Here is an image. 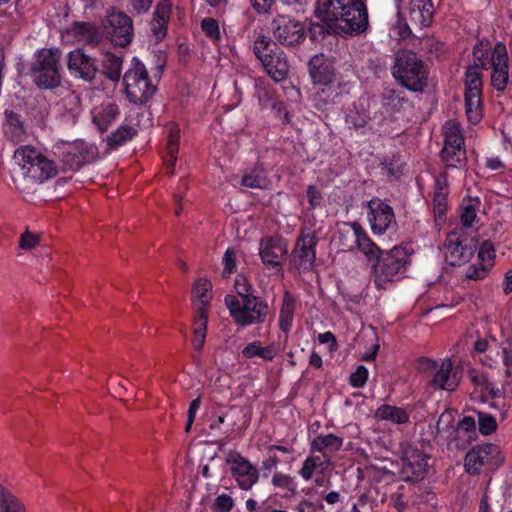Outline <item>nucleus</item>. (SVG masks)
Here are the masks:
<instances>
[{"mask_svg":"<svg viewBox=\"0 0 512 512\" xmlns=\"http://www.w3.org/2000/svg\"><path fill=\"white\" fill-rule=\"evenodd\" d=\"M125 93L128 100L136 105L146 103L156 92V85L148 76L145 65L134 57L123 76Z\"/></svg>","mask_w":512,"mask_h":512,"instance_id":"6e6552de","label":"nucleus"},{"mask_svg":"<svg viewBox=\"0 0 512 512\" xmlns=\"http://www.w3.org/2000/svg\"><path fill=\"white\" fill-rule=\"evenodd\" d=\"M288 248L285 241L278 236L262 238L259 243V255L264 265L270 268H279L282 259L287 255Z\"/></svg>","mask_w":512,"mask_h":512,"instance_id":"412c9836","label":"nucleus"},{"mask_svg":"<svg viewBox=\"0 0 512 512\" xmlns=\"http://www.w3.org/2000/svg\"><path fill=\"white\" fill-rule=\"evenodd\" d=\"M458 429L466 432L475 431L476 420L472 416H464L458 423Z\"/></svg>","mask_w":512,"mask_h":512,"instance_id":"338daca9","label":"nucleus"},{"mask_svg":"<svg viewBox=\"0 0 512 512\" xmlns=\"http://www.w3.org/2000/svg\"><path fill=\"white\" fill-rule=\"evenodd\" d=\"M391 73L401 86L412 92H423L427 87L428 67L411 50L402 49L395 53Z\"/></svg>","mask_w":512,"mask_h":512,"instance_id":"f03ea898","label":"nucleus"},{"mask_svg":"<svg viewBox=\"0 0 512 512\" xmlns=\"http://www.w3.org/2000/svg\"><path fill=\"white\" fill-rule=\"evenodd\" d=\"M444 146L443 147H464V138L460 126L455 121H447L443 126Z\"/></svg>","mask_w":512,"mask_h":512,"instance_id":"ea45409f","label":"nucleus"},{"mask_svg":"<svg viewBox=\"0 0 512 512\" xmlns=\"http://www.w3.org/2000/svg\"><path fill=\"white\" fill-rule=\"evenodd\" d=\"M54 153L67 169L78 170L95 160L97 148L83 140L59 141L54 145Z\"/></svg>","mask_w":512,"mask_h":512,"instance_id":"9d476101","label":"nucleus"},{"mask_svg":"<svg viewBox=\"0 0 512 512\" xmlns=\"http://www.w3.org/2000/svg\"><path fill=\"white\" fill-rule=\"evenodd\" d=\"M104 27L114 45L123 47L132 41L133 23L131 18L123 12H110L107 15Z\"/></svg>","mask_w":512,"mask_h":512,"instance_id":"2eb2a0df","label":"nucleus"},{"mask_svg":"<svg viewBox=\"0 0 512 512\" xmlns=\"http://www.w3.org/2000/svg\"><path fill=\"white\" fill-rule=\"evenodd\" d=\"M406 21L405 23H399L393 28V33H395L400 39H406L410 33L411 29Z\"/></svg>","mask_w":512,"mask_h":512,"instance_id":"774afa93","label":"nucleus"},{"mask_svg":"<svg viewBox=\"0 0 512 512\" xmlns=\"http://www.w3.org/2000/svg\"><path fill=\"white\" fill-rule=\"evenodd\" d=\"M499 449L493 444H484L472 448L465 457V469L470 474H478L483 466L493 464Z\"/></svg>","mask_w":512,"mask_h":512,"instance_id":"b1692460","label":"nucleus"},{"mask_svg":"<svg viewBox=\"0 0 512 512\" xmlns=\"http://www.w3.org/2000/svg\"><path fill=\"white\" fill-rule=\"evenodd\" d=\"M224 302L233 321L242 327L263 323L269 312L267 302L256 296L239 300L226 295Z\"/></svg>","mask_w":512,"mask_h":512,"instance_id":"0eeeda50","label":"nucleus"},{"mask_svg":"<svg viewBox=\"0 0 512 512\" xmlns=\"http://www.w3.org/2000/svg\"><path fill=\"white\" fill-rule=\"evenodd\" d=\"M409 264L406 248L395 246L383 252L373 267V283L377 289L385 290L393 282L402 279Z\"/></svg>","mask_w":512,"mask_h":512,"instance_id":"20e7f679","label":"nucleus"},{"mask_svg":"<svg viewBox=\"0 0 512 512\" xmlns=\"http://www.w3.org/2000/svg\"><path fill=\"white\" fill-rule=\"evenodd\" d=\"M279 459L276 455H270L262 461L261 468L264 470L263 477L269 476V473L277 469Z\"/></svg>","mask_w":512,"mask_h":512,"instance_id":"680f3d73","label":"nucleus"},{"mask_svg":"<svg viewBox=\"0 0 512 512\" xmlns=\"http://www.w3.org/2000/svg\"><path fill=\"white\" fill-rule=\"evenodd\" d=\"M367 219L371 231L375 235H382L387 230L395 226L396 219L394 211L390 205L379 198H373L367 203Z\"/></svg>","mask_w":512,"mask_h":512,"instance_id":"dca6fc26","label":"nucleus"},{"mask_svg":"<svg viewBox=\"0 0 512 512\" xmlns=\"http://www.w3.org/2000/svg\"><path fill=\"white\" fill-rule=\"evenodd\" d=\"M309 73L314 84L329 85L335 80L333 62L323 54L315 55L311 58Z\"/></svg>","mask_w":512,"mask_h":512,"instance_id":"a878e982","label":"nucleus"},{"mask_svg":"<svg viewBox=\"0 0 512 512\" xmlns=\"http://www.w3.org/2000/svg\"><path fill=\"white\" fill-rule=\"evenodd\" d=\"M270 46L271 40L269 37H266L263 34H259L256 37L253 45V52L260 62L266 59L270 55L271 51H274Z\"/></svg>","mask_w":512,"mask_h":512,"instance_id":"de8ad7c7","label":"nucleus"},{"mask_svg":"<svg viewBox=\"0 0 512 512\" xmlns=\"http://www.w3.org/2000/svg\"><path fill=\"white\" fill-rule=\"evenodd\" d=\"M479 202L471 199L464 200L460 212V220L464 227H471L476 219V205Z\"/></svg>","mask_w":512,"mask_h":512,"instance_id":"49530a36","label":"nucleus"},{"mask_svg":"<svg viewBox=\"0 0 512 512\" xmlns=\"http://www.w3.org/2000/svg\"><path fill=\"white\" fill-rule=\"evenodd\" d=\"M363 227L357 222H343L338 225L333 237L341 251H353Z\"/></svg>","mask_w":512,"mask_h":512,"instance_id":"bb28decb","label":"nucleus"},{"mask_svg":"<svg viewBox=\"0 0 512 512\" xmlns=\"http://www.w3.org/2000/svg\"><path fill=\"white\" fill-rule=\"evenodd\" d=\"M375 418L380 421H389L393 424H405L409 422L408 412L398 406L383 404L379 406L375 411Z\"/></svg>","mask_w":512,"mask_h":512,"instance_id":"473e14b6","label":"nucleus"},{"mask_svg":"<svg viewBox=\"0 0 512 512\" xmlns=\"http://www.w3.org/2000/svg\"><path fill=\"white\" fill-rule=\"evenodd\" d=\"M235 289L237 294L240 296V300L246 298V297H252L249 293L250 286L248 285L246 279L243 276H238L235 281Z\"/></svg>","mask_w":512,"mask_h":512,"instance_id":"052dcab7","label":"nucleus"},{"mask_svg":"<svg viewBox=\"0 0 512 512\" xmlns=\"http://www.w3.org/2000/svg\"><path fill=\"white\" fill-rule=\"evenodd\" d=\"M201 28L204 34L213 42L221 39V32L218 22L212 17H206L201 21Z\"/></svg>","mask_w":512,"mask_h":512,"instance_id":"09e8293b","label":"nucleus"},{"mask_svg":"<svg viewBox=\"0 0 512 512\" xmlns=\"http://www.w3.org/2000/svg\"><path fill=\"white\" fill-rule=\"evenodd\" d=\"M241 184L247 188L266 189L268 180L263 169H254L251 173L243 175Z\"/></svg>","mask_w":512,"mask_h":512,"instance_id":"37998d69","label":"nucleus"},{"mask_svg":"<svg viewBox=\"0 0 512 512\" xmlns=\"http://www.w3.org/2000/svg\"><path fill=\"white\" fill-rule=\"evenodd\" d=\"M212 285L207 279H198L195 282L192 301L196 315L207 316L206 307L210 302V290Z\"/></svg>","mask_w":512,"mask_h":512,"instance_id":"2f4dec72","label":"nucleus"},{"mask_svg":"<svg viewBox=\"0 0 512 512\" xmlns=\"http://www.w3.org/2000/svg\"><path fill=\"white\" fill-rule=\"evenodd\" d=\"M91 113L93 123L104 132L116 121L120 111L116 104L107 102L95 107Z\"/></svg>","mask_w":512,"mask_h":512,"instance_id":"7c9ffc66","label":"nucleus"},{"mask_svg":"<svg viewBox=\"0 0 512 512\" xmlns=\"http://www.w3.org/2000/svg\"><path fill=\"white\" fill-rule=\"evenodd\" d=\"M398 14L415 27L426 28L432 23L434 15L432 0H409Z\"/></svg>","mask_w":512,"mask_h":512,"instance_id":"f3484780","label":"nucleus"},{"mask_svg":"<svg viewBox=\"0 0 512 512\" xmlns=\"http://www.w3.org/2000/svg\"><path fill=\"white\" fill-rule=\"evenodd\" d=\"M272 484L277 488L289 490L293 486V478L290 475L277 472L272 477Z\"/></svg>","mask_w":512,"mask_h":512,"instance_id":"13d9d810","label":"nucleus"},{"mask_svg":"<svg viewBox=\"0 0 512 512\" xmlns=\"http://www.w3.org/2000/svg\"><path fill=\"white\" fill-rule=\"evenodd\" d=\"M226 463L241 490L249 491L259 481L260 474L257 467L238 451H229Z\"/></svg>","mask_w":512,"mask_h":512,"instance_id":"ddd939ff","label":"nucleus"},{"mask_svg":"<svg viewBox=\"0 0 512 512\" xmlns=\"http://www.w3.org/2000/svg\"><path fill=\"white\" fill-rule=\"evenodd\" d=\"M476 243L471 235L463 228L449 233L443 245L445 260L451 266L467 263L473 256Z\"/></svg>","mask_w":512,"mask_h":512,"instance_id":"9b49d317","label":"nucleus"},{"mask_svg":"<svg viewBox=\"0 0 512 512\" xmlns=\"http://www.w3.org/2000/svg\"><path fill=\"white\" fill-rule=\"evenodd\" d=\"M295 299L291 293L285 292L279 314V328L283 332H288L294 319Z\"/></svg>","mask_w":512,"mask_h":512,"instance_id":"c9c22d12","label":"nucleus"},{"mask_svg":"<svg viewBox=\"0 0 512 512\" xmlns=\"http://www.w3.org/2000/svg\"><path fill=\"white\" fill-rule=\"evenodd\" d=\"M102 63L106 77L112 81H118L121 77V58L114 54H106Z\"/></svg>","mask_w":512,"mask_h":512,"instance_id":"c03bdc74","label":"nucleus"},{"mask_svg":"<svg viewBox=\"0 0 512 512\" xmlns=\"http://www.w3.org/2000/svg\"><path fill=\"white\" fill-rule=\"evenodd\" d=\"M266 73L275 81L282 82L289 72V64L285 53L279 48L271 51L270 55L261 61Z\"/></svg>","mask_w":512,"mask_h":512,"instance_id":"cd10ccee","label":"nucleus"},{"mask_svg":"<svg viewBox=\"0 0 512 512\" xmlns=\"http://www.w3.org/2000/svg\"><path fill=\"white\" fill-rule=\"evenodd\" d=\"M60 59L61 51L58 48H42L35 52L30 76L38 87L52 89L60 85Z\"/></svg>","mask_w":512,"mask_h":512,"instance_id":"423d86ee","label":"nucleus"},{"mask_svg":"<svg viewBox=\"0 0 512 512\" xmlns=\"http://www.w3.org/2000/svg\"><path fill=\"white\" fill-rule=\"evenodd\" d=\"M418 369L429 378V385L446 391H454L459 384L457 373L453 371L451 359L444 358L439 361L421 358Z\"/></svg>","mask_w":512,"mask_h":512,"instance_id":"1a4fd4ad","label":"nucleus"},{"mask_svg":"<svg viewBox=\"0 0 512 512\" xmlns=\"http://www.w3.org/2000/svg\"><path fill=\"white\" fill-rule=\"evenodd\" d=\"M318 238L313 232H302L292 252V262L298 270L311 268L316 259L315 247Z\"/></svg>","mask_w":512,"mask_h":512,"instance_id":"a211bd4d","label":"nucleus"},{"mask_svg":"<svg viewBox=\"0 0 512 512\" xmlns=\"http://www.w3.org/2000/svg\"><path fill=\"white\" fill-rule=\"evenodd\" d=\"M153 0H130L131 6L133 10L138 13L142 14L149 10L151 7Z\"/></svg>","mask_w":512,"mask_h":512,"instance_id":"69168bd1","label":"nucleus"},{"mask_svg":"<svg viewBox=\"0 0 512 512\" xmlns=\"http://www.w3.org/2000/svg\"><path fill=\"white\" fill-rule=\"evenodd\" d=\"M479 431L483 435H490L497 429V421L494 416L477 412Z\"/></svg>","mask_w":512,"mask_h":512,"instance_id":"3c124183","label":"nucleus"},{"mask_svg":"<svg viewBox=\"0 0 512 512\" xmlns=\"http://www.w3.org/2000/svg\"><path fill=\"white\" fill-rule=\"evenodd\" d=\"M375 105L368 97H361L355 101L347 110L345 123L348 128L361 129L370 128V122L373 119Z\"/></svg>","mask_w":512,"mask_h":512,"instance_id":"4be33fe9","label":"nucleus"},{"mask_svg":"<svg viewBox=\"0 0 512 512\" xmlns=\"http://www.w3.org/2000/svg\"><path fill=\"white\" fill-rule=\"evenodd\" d=\"M428 454L416 447H408L401 458L400 475L406 482L422 480L428 471Z\"/></svg>","mask_w":512,"mask_h":512,"instance_id":"4468645a","label":"nucleus"},{"mask_svg":"<svg viewBox=\"0 0 512 512\" xmlns=\"http://www.w3.org/2000/svg\"><path fill=\"white\" fill-rule=\"evenodd\" d=\"M0 512H28L24 502L9 491L0 492Z\"/></svg>","mask_w":512,"mask_h":512,"instance_id":"79ce46f5","label":"nucleus"},{"mask_svg":"<svg viewBox=\"0 0 512 512\" xmlns=\"http://www.w3.org/2000/svg\"><path fill=\"white\" fill-rule=\"evenodd\" d=\"M307 198H308L311 208H315L316 206L320 205L321 200H322L320 192L313 185H310L307 188Z\"/></svg>","mask_w":512,"mask_h":512,"instance_id":"0e129e2a","label":"nucleus"},{"mask_svg":"<svg viewBox=\"0 0 512 512\" xmlns=\"http://www.w3.org/2000/svg\"><path fill=\"white\" fill-rule=\"evenodd\" d=\"M3 132L5 137L13 143L24 141L26 129L21 116L12 110H5Z\"/></svg>","mask_w":512,"mask_h":512,"instance_id":"c756f323","label":"nucleus"},{"mask_svg":"<svg viewBox=\"0 0 512 512\" xmlns=\"http://www.w3.org/2000/svg\"><path fill=\"white\" fill-rule=\"evenodd\" d=\"M13 159L21 169L23 176L34 182L42 183L54 176L56 172L54 162L31 145L17 148Z\"/></svg>","mask_w":512,"mask_h":512,"instance_id":"39448f33","label":"nucleus"},{"mask_svg":"<svg viewBox=\"0 0 512 512\" xmlns=\"http://www.w3.org/2000/svg\"><path fill=\"white\" fill-rule=\"evenodd\" d=\"M474 65L469 66L465 73V113L471 124H478L483 117L482 109V77L479 68L486 69L483 44L473 49Z\"/></svg>","mask_w":512,"mask_h":512,"instance_id":"7ed1b4c3","label":"nucleus"},{"mask_svg":"<svg viewBox=\"0 0 512 512\" xmlns=\"http://www.w3.org/2000/svg\"><path fill=\"white\" fill-rule=\"evenodd\" d=\"M136 134L134 125L123 124L107 136L106 142L110 148H116L130 141Z\"/></svg>","mask_w":512,"mask_h":512,"instance_id":"e433bc0d","label":"nucleus"},{"mask_svg":"<svg viewBox=\"0 0 512 512\" xmlns=\"http://www.w3.org/2000/svg\"><path fill=\"white\" fill-rule=\"evenodd\" d=\"M67 68L73 77L86 82H92L98 71L96 60L80 48L68 53Z\"/></svg>","mask_w":512,"mask_h":512,"instance_id":"6ab92c4d","label":"nucleus"},{"mask_svg":"<svg viewBox=\"0 0 512 512\" xmlns=\"http://www.w3.org/2000/svg\"><path fill=\"white\" fill-rule=\"evenodd\" d=\"M484 59L491 70L490 82L497 91H504L509 82V57L504 43L497 42L493 48L483 45Z\"/></svg>","mask_w":512,"mask_h":512,"instance_id":"f8f14e48","label":"nucleus"},{"mask_svg":"<svg viewBox=\"0 0 512 512\" xmlns=\"http://www.w3.org/2000/svg\"><path fill=\"white\" fill-rule=\"evenodd\" d=\"M234 506V500L228 494H220L213 504L214 512H230Z\"/></svg>","mask_w":512,"mask_h":512,"instance_id":"5fc2aeb1","label":"nucleus"},{"mask_svg":"<svg viewBox=\"0 0 512 512\" xmlns=\"http://www.w3.org/2000/svg\"><path fill=\"white\" fill-rule=\"evenodd\" d=\"M223 265V276L228 277L234 271L236 266L235 254L233 249L228 248L226 250L223 257Z\"/></svg>","mask_w":512,"mask_h":512,"instance_id":"4d7b16f0","label":"nucleus"},{"mask_svg":"<svg viewBox=\"0 0 512 512\" xmlns=\"http://www.w3.org/2000/svg\"><path fill=\"white\" fill-rule=\"evenodd\" d=\"M492 268L489 265L476 261L467 267L465 275L471 280H482L488 276Z\"/></svg>","mask_w":512,"mask_h":512,"instance_id":"8fccbe9b","label":"nucleus"},{"mask_svg":"<svg viewBox=\"0 0 512 512\" xmlns=\"http://www.w3.org/2000/svg\"><path fill=\"white\" fill-rule=\"evenodd\" d=\"M172 4L169 0H160L150 22L151 37L155 43L161 42L167 35V26L171 16Z\"/></svg>","mask_w":512,"mask_h":512,"instance_id":"393cba45","label":"nucleus"},{"mask_svg":"<svg viewBox=\"0 0 512 512\" xmlns=\"http://www.w3.org/2000/svg\"><path fill=\"white\" fill-rule=\"evenodd\" d=\"M355 248H357L368 261L377 260L383 253L377 244L368 236L364 228L359 235Z\"/></svg>","mask_w":512,"mask_h":512,"instance_id":"4c0bfd02","label":"nucleus"},{"mask_svg":"<svg viewBox=\"0 0 512 512\" xmlns=\"http://www.w3.org/2000/svg\"><path fill=\"white\" fill-rule=\"evenodd\" d=\"M38 243V237L35 234L26 231L21 235L19 246L21 249L30 250L36 247Z\"/></svg>","mask_w":512,"mask_h":512,"instance_id":"bf43d9fd","label":"nucleus"},{"mask_svg":"<svg viewBox=\"0 0 512 512\" xmlns=\"http://www.w3.org/2000/svg\"><path fill=\"white\" fill-rule=\"evenodd\" d=\"M315 13L322 22L345 33H361L368 25V13L362 0H319Z\"/></svg>","mask_w":512,"mask_h":512,"instance_id":"f257e3e1","label":"nucleus"},{"mask_svg":"<svg viewBox=\"0 0 512 512\" xmlns=\"http://www.w3.org/2000/svg\"><path fill=\"white\" fill-rule=\"evenodd\" d=\"M62 37L69 42L95 46L101 42L103 35L92 23L74 22L64 30Z\"/></svg>","mask_w":512,"mask_h":512,"instance_id":"5701e85b","label":"nucleus"},{"mask_svg":"<svg viewBox=\"0 0 512 512\" xmlns=\"http://www.w3.org/2000/svg\"><path fill=\"white\" fill-rule=\"evenodd\" d=\"M446 194V191H435L433 202L435 211L439 215L443 214L446 209Z\"/></svg>","mask_w":512,"mask_h":512,"instance_id":"e2e57ef3","label":"nucleus"},{"mask_svg":"<svg viewBox=\"0 0 512 512\" xmlns=\"http://www.w3.org/2000/svg\"><path fill=\"white\" fill-rule=\"evenodd\" d=\"M440 155L444 165L448 168H456L466 159L464 147H443Z\"/></svg>","mask_w":512,"mask_h":512,"instance_id":"a19ab883","label":"nucleus"},{"mask_svg":"<svg viewBox=\"0 0 512 512\" xmlns=\"http://www.w3.org/2000/svg\"><path fill=\"white\" fill-rule=\"evenodd\" d=\"M344 443V439L335 434H319L310 442L311 453H321L324 459L327 456L331 461V454L339 451Z\"/></svg>","mask_w":512,"mask_h":512,"instance_id":"c85d7f7f","label":"nucleus"},{"mask_svg":"<svg viewBox=\"0 0 512 512\" xmlns=\"http://www.w3.org/2000/svg\"><path fill=\"white\" fill-rule=\"evenodd\" d=\"M271 29L275 39L283 45H293L304 36L302 25L286 15L275 17Z\"/></svg>","mask_w":512,"mask_h":512,"instance_id":"aec40b11","label":"nucleus"},{"mask_svg":"<svg viewBox=\"0 0 512 512\" xmlns=\"http://www.w3.org/2000/svg\"><path fill=\"white\" fill-rule=\"evenodd\" d=\"M384 105L390 106L392 110H398L402 106L404 98L394 90L387 92L384 97Z\"/></svg>","mask_w":512,"mask_h":512,"instance_id":"6e6d98bb","label":"nucleus"},{"mask_svg":"<svg viewBox=\"0 0 512 512\" xmlns=\"http://www.w3.org/2000/svg\"><path fill=\"white\" fill-rule=\"evenodd\" d=\"M369 376V371L364 365H359L349 377V383L354 388L365 386Z\"/></svg>","mask_w":512,"mask_h":512,"instance_id":"864d4df0","label":"nucleus"},{"mask_svg":"<svg viewBox=\"0 0 512 512\" xmlns=\"http://www.w3.org/2000/svg\"><path fill=\"white\" fill-rule=\"evenodd\" d=\"M208 317L197 315L196 320L194 322L193 328V339L192 344L196 350H201L204 346L206 339V330H207Z\"/></svg>","mask_w":512,"mask_h":512,"instance_id":"a18cd8bd","label":"nucleus"},{"mask_svg":"<svg viewBox=\"0 0 512 512\" xmlns=\"http://www.w3.org/2000/svg\"><path fill=\"white\" fill-rule=\"evenodd\" d=\"M495 249L490 241H484L478 251L477 261L494 267Z\"/></svg>","mask_w":512,"mask_h":512,"instance_id":"603ef678","label":"nucleus"},{"mask_svg":"<svg viewBox=\"0 0 512 512\" xmlns=\"http://www.w3.org/2000/svg\"><path fill=\"white\" fill-rule=\"evenodd\" d=\"M180 140V130L177 126L172 125L168 129L167 152L164 157L165 165L169 168L175 166L177 160L178 146Z\"/></svg>","mask_w":512,"mask_h":512,"instance_id":"58836bf2","label":"nucleus"},{"mask_svg":"<svg viewBox=\"0 0 512 512\" xmlns=\"http://www.w3.org/2000/svg\"><path fill=\"white\" fill-rule=\"evenodd\" d=\"M331 465L330 459L325 456L324 459L320 456L308 455L302 463L298 471L299 476L306 482L310 481L316 470L321 473L326 471Z\"/></svg>","mask_w":512,"mask_h":512,"instance_id":"72a5a7b5","label":"nucleus"},{"mask_svg":"<svg viewBox=\"0 0 512 512\" xmlns=\"http://www.w3.org/2000/svg\"><path fill=\"white\" fill-rule=\"evenodd\" d=\"M241 353L246 359L259 357L265 361H272L277 354V349L274 344L262 346L260 341H254L247 344Z\"/></svg>","mask_w":512,"mask_h":512,"instance_id":"f704fd0d","label":"nucleus"}]
</instances>
